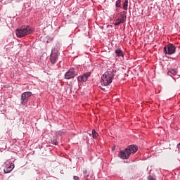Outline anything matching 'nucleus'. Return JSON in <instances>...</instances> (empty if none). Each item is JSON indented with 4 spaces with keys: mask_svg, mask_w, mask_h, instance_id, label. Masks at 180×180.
<instances>
[{
    "mask_svg": "<svg viewBox=\"0 0 180 180\" xmlns=\"http://www.w3.org/2000/svg\"><path fill=\"white\" fill-rule=\"evenodd\" d=\"M127 150H128V153H129L130 155L131 154H135V153H137L139 148H137V146L131 145L127 148Z\"/></svg>",
    "mask_w": 180,
    "mask_h": 180,
    "instance_id": "obj_10",
    "label": "nucleus"
},
{
    "mask_svg": "<svg viewBox=\"0 0 180 180\" xmlns=\"http://www.w3.org/2000/svg\"><path fill=\"white\" fill-rule=\"evenodd\" d=\"M58 49L56 48H53L51 50V53L50 55V61L52 65L56 64L57 61H58Z\"/></svg>",
    "mask_w": 180,
    "mask_h": 180,
    "instance_id": "obj_3",
    "label": "nucleus"
},
{
    "mask_svg": "<svg viewBox=\"0 0 180 180\" xmlns=\"http://www.w3.org/2000/svg\"><path fill=\"white\" fill-rule=\"evenodd\" d=\"M32 33V29L29 26H23L21 28H18L15 30V34L17 37H24Z\"/></svg>",
    "mask_w": 180,
    "mask_h": 180,
    "instance_id": "obj_2",
    "label": "nucleus"
},
{
    "mask_svg": "<svg viewBox=\"0 0 180 180\" xmlns=\"http://www.w3.org/2000/svg\"><path fill=\"white\" fill-rule=\"evenodd\" d=\"M115 6L117 8H122V0H117L115 2Z\"/></svg>",
    "mask_w": 180,
    "mask_h": 180,
    "instance_id": "obj_15",
    "label": "nucleus"
},
{
    "mask_svg": "<svg viewBox=\"0 0 180 180\" xmlns=\"http://www.w3.org/2000/svg\"><path fill=\"white\" fill-rule=\"evenodd\" d=\"M129 6V0H125L122 4V8L124 11H127V7Z\"/></svg>",
    "mask_w": 180,
    "mask_h": 180,
    "instance_id": "obj_14",
    "label": "nucleus"
},
{
    "mask_svg": "<svg viewBox=\"0 0 180 180\" xmlns=\"http://www.w3.org/2000/svg\"><path fill=\"white\" fill-rule=\"evenodd\" d=\"M168 74H172V75H176L178 74V70L176 69H169L168 71Z\"/></svg>",
    "mask_w": 180,
    "mask_h": 180,
    "instance_id": "obj_13",
    "label": "nucleus"
},
{
    "mask_svg": "<svg viewBox=\"0 0 180 180\" xmlns=\"http://www.w3.org/2000/svg\"><path fill=\"white\" fill-rule=\"evenodd\" d=\"M164 51L165 54L171 56L172 54L175 53V51H176V47L173 44H168L164 47Z\"/></svg>",
    "mask_w": 180,
    "mask_h": 180,
    "instance_id": "obj_4",
    "label": "nucleus"
},
{
    "mask_svg": "<svg viewBox=\"0 0 180 180\" xmlns=\"http://www.w3.org/2000/svg\"><path fill=\"white\" fill-rule=\"evenodd\" d=\"M115 53L117 55V57H124V53L121 49H117L115 50Z\"/></svg>",
    "mask_w": 180,
    "mask_h": 180,
    "instance_id": "obj_12",
    "label": "nucleus"
},
{
    "mask_svg": "<svg viewBox=\"0 0 180 180\" xmlns=\"http://www.w3.org/2000/svg\"><path fill=\"white\" fill-rule=\"evenodd\" d=\"M113 77H115V73L113 71L110 70L105 72L101 77V84L103 86H108L112 84L113 81Z\"/></svg>",
    "mask_w": 180,
    "mask_h": 180,
    "instance_id": "obj_1",
    "label": "nucleus"
},
{
    "mask_svg": "<svg viewBox=\"0 0 180 180\" xmlns=\"http://www.w3.org/2000/svg\"><path fill=\"white\" fill-rule=\"evenodd\" d=\"M126 22V15L121 14L120 18H118L115 20V26H119V25H122V23H124Z\"/></svg>",
    "mask_w": 180,
    "mask_h": 180,
    "instance_id": "obj_11",
    "label": "nucleus"
},
{
    "mask_svg": "<svg viewBox=\"0 0 180 180\" xmlns=\"http://www.w3.org/2000/svg\"><path fill=\"white\" fill-rule=\"evenodd\" d=\"M92 75V72H86L83 73L82 75L77 77V81L79 82H86L88 81V78Z\"/></svg>",
    "mask_w": 180,
    "mask_h": 180,
    "instance_id": "obj_5",
    "label": "nucleus"
},
{
    "mask_svg": "<svg viewBox=\"0 0 180 180\" xmlns=\"http://www.w3.org/2000/svg\"><path fill=\"white\" fill-rule=\"evenodd\" d=\"M13 168H15V165H13V163H11V162H6L5 164V168L4 169V172L5 174H9V172H11Z\"/></svg>",
    "mask_w": 180,
    "mask_h": 180,
    "instance_id": "obj_9",
    "label": "nucleus"
},
{
    "mask_svg": "<svg viewBox=\"0 0 180 180\" xmlns=\"http://www.w3.org/2000/svg\"><path fill=\"white\" fill-rule=\"evenodd\" d=\"M77 75H78V72H77V71L74 69H70L69 71L65 72V79H71L72 78L77 77Z\"/></svg>",
    "mask_w": 180,
    "mask_h": 180,
    "instance_id": "obj_7",
    "label": "nucleus"
},
{
    "mask_svg": "<svg viewBox=\"0 0 180 180\" xmlns=\"http://www.w3.org/2000/svg\"><path fill=\"white\" fill-rule=\"evenodd\" d=\"M118 157H120V158H121L122 160H127V158L130 157V155L127 149L125 148L124 150H122L120 152V153L118 154Z\"/></svg>",
    "mask_w": 180,
    "mask_h": 180,
    "instance_id": "obj_8",
    "label": "nucleus"
},
{
    "mask_svg": "<svg viewBox=\"0 0 180 180\" xmlns=\"http://www.w3.org/2000/svg\"><path fill=\"white\" fill-rule=\"evenodd\" d=\"M32 95V92L26 91L22 94L21 95V105H26L29 101V97Z\"/></svg>",
    "mask_w": 180,
    "mask_h": 180,
    "instance_id": "obj_6",
    "label": "nucleus"
},
{
    "mask_svg": "<svg viewBox=\"0 0 180 180\" xmlns=\"http://www.w3.org/2000/svg\"><path fill=\"white\" fill-rule=\"evenodd\" d=\"M101 89H103V90L105 89H103V87H101Z\"/></svg>",
    "mask_w": 180,
    "mask_h": 180,
    "instance_id": "obj_18",
    "label": "nucleus"
},
{
    "mask_svg": "<svg viewBox=\"0 0 180 180\" xmlns=\"http://www.w3.org/2000/svg\"><path fill=\"white\" fill-rule=\"evenodd\" d=\"M92 136H93V139H97L98 136H99V134H98V132H96V131L95 129L92 130Z\"/></svg>",
    "mask_w": 180,
    "mask_h": 180,
    "instance_id": "obj_16",
    "label": "nucleus"
},
{
    "mask_svg": "<svg viewBox=\"0 0 180 180\" xmlns=\"http://www.w3.org/2000/svg\"><path fill=\"white\" fill-rule=\"evenodd\" d=\"M65 133V131H63V130H60V131H57L56 132V136H63V134H64Z\"/></svg>",
    "mask_w": 180,
    "mask_h": 180,
    "instance_id": "obj_17",
    "label": "nucleus"
}]
</instances>
